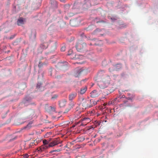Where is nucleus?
Segmentation results:
<instances>
[{"label":"nucleus","mask_w":158,"mask_h":158,"mask_svg":"<svg viewBox=\"0 0 158 158\" xmlns=\"http://www.w3.org/2000/svg\"><path fill=\"white\" fill-rule=\"evenodd\" d=\"M96 137V135L94 136V137Z\"/></svg>","instance_id":"2f4dec72"},{"label":"nucleus","mask_w":158,"mask_h":158,"mask_svg":"<svg viewBox=\"0 0 158 158\" xmlns=\"http://www.w3.org/2000/svg\"><path fill=\"white\" fill-rule=\"evenodd\" d=\"M52 98H53V97H52Z\"/></svg>","instance_id":"7c9ffc66"},{"label":"nucleus","mask_w":158,"mask_h":158,"mask_svg":"<svg viewBox=\"0 0 158 158\" xmlns=\"http://www.w3.org/2000/svg\"><path fill=\"white\" fill-rule=\"evenodd\" d=\"M98 85L101 89L106 88L110 84L111 80L110 77L105 74V71L101 70L98 73Z\"/></svg>","instance_id":"f257e3e1"},{"label":"nucleus","mask_w":158,"mask_h":158,"mask_svg":"<svg viewBox=\"0 0 158 158\" xmlns=\"http://www.w3.org/2000/svg\"><path fill=\"white\" fill-rule=\"evenodd\" d=\"M86 44L84 43H82L80 41L77 43L76 46V47L77 51L79 52H81L82 50L85 47Z\"/></svg>","instance_id":"f03ea898"},{"label":"nucleus","mask_w":158,"mask_h":158,"mask_svg":"<svg viewBox=\"0 0 158 158\" xmlns=\"http://www.w3.org/2000/svg\"><path fill=\"white\" fill-rule=\"evenodd\" d=\"M51 6L53 9H56L57 8L58 4L57 2L55 0H51L50 1Z\"/></svg>","instance_id":"0eeeda50"},{"label":"nucleus","mask_w":158,"mask_h":158,"mask_svg":"<svg viewBox=\"0 0 158 158\" xmlns=\"http://www.w3.org/2000/svg\"><path fill=\"white\" fill-rule=\"evenodd\" d=\"M91 121L90 119L89 118H84L83 119H81L79 122V123H81L80 126H85L88 123H89Z\"/></svg>","instance_id":"7ed1b4c3"},{"label":"nucleus","mask_w":158,"mask_h":158,"mask_svg":"<svg viewBox=\"0 0 158 158\" xmlns=\"http://www.w3.org/2000/svg\"><path fill=\"white\" fill-rule=\"evenodd\" d=\"M32 122H30L27 126L24 127V129L27 128V129H30L31 127V125L32 124Z\"/></svg>","instance_id":"dca6fc26"},{"label":"nucleus","mask_w":158,"mask_h":158,"mask_svg":"<svg viewBox=\"0 0 158 158\" xmlns=\"http://www.w3.org/2000/svg\"><path fill=\"white\" fill-rule=\"evenodd\" d=\"M85 72V70H83L81 69L77 68L75 69L74 75L75 77H78Z\"/></svg>","instance_id":"39448f33"},{"label":"nucleus","mask_w":158,"mask_h":158,"mask_svg":"<svg viewBox=\"0 0 158 158\" xmlns=\"http://www.w3.org/2000/svg\"><path fill=\"white\" fill-rule=\"evenodd\" d=\"M73 53V51L72 50H70L69 51V53L68 54V55H70Z\"/></svg>","instance_id":"4be33fe9"},{"label":"nucleus","mask_w":158,"mask_h":158,"mask_svg":"<svg viewBox=\"0 0 158 158\" xmlns=\"http://www.w3.org/2000/svg\"><path fill=\"white\" fill-rule=\"evenodd\" d=\"M25 22L26 20L25 19L21 17L18 19L17 21V24L18 25L20 26L23 24Z\"/></svg>","instance_id":"1a4fd4ad"},{"label":"nucleus","mask_w":158,"mask_h":158,"mask_svg":"<svg viewBox=\"0 0 158 158\" xmlns=\"http://www.w3.org/2000/svg\"><path fill=\"white\" fill-rule=\"evenodd\" d=\"M75 103L74 102H73L72 101H71L69 103L68 107L70 109H71L73 108V107L75 105Z\"/></svg>","instance_id":"2eb2a0df"},{"label":"nucleus","mask_w":158,"mask_h":158,"mask_svg":"<svg viewBox=\"0 0 158 158\" xmlns=\"http://www.w3.org/2000/svg\"><path fill=\"white\" fill-rule=\"evenodd\" d=\"M65 50V46H63L61 48V50L62 51H64Z\"/></svg>","instance_id":"5701e85b"},{"label":"nucleus","mask_w":158,"mask_h":158,"mask_svg":"<svg viewBox=\"0 0 158 158\" xmlns=\"http://www.w3.org/2000/svg\"><path fill=\"white\" fill-rule=\"evenodd\" d=\"M87 89V87L86 86H85L84 87H82L80 91V93L81 94H84Z\"/></svg>","instance_id":"4468645a"},{"label":"nucleus","mask_w":158,"mask_h":158,"mask_svg":"<svg viewBox=\"0 0 158 158\" xmlns=\"http://www.w3.org/2000/svg\"><path fill=\"white\" fill-rule=\"evenodd\" d=\"M114 68H111H111H110L109 69V70L110 72H111L114 71Z\"/></svg>","instance_id":"a878e982"},{"label":"nucleus","mask_w":158,"mask_h":158,"mask_svg":"<svg viewBox=\"0 0 158 158\" xmlns=\"http://www.w3.org/2000/svg\"><path fill=\"white\" fill-rule=\"evenodd\" d=\"M43 141L44 144L43 145H48V143L49 142L46 139H44Z\"/></svg>","instance_id":"6ab92c4d"},{"label":"nucleus","mask_w":158,"mask_h":158,"mask_svg":"<svg viewBox=\"0 0 158 158\" xmlns=\"http://www.w3.org/2000/svg\"><path fill=\"white\" fill-rule=\"evenodd\" d=\"M90 96L92 98H95L99 96V94L96 90H94L90 93Z\"/></svg>","instance_id":"9d476101"},{"label":"nucleus","mask_w":158,"mask_h":158,"mask_svg":"<svg viewBox=\"0 0 158 158\" xmlns=\"http://www.w3.org/2000/svg\"><path fill=\"white\" fill-rule=\"evenodd\" d=\"M98 29H97L96 30V31H98Z\"/></svg>","instance_id":"c85d7f7f"},{"label":"nucleus","mask_w":158,"mask_h":158,"mask_svg":"<svg viewBox=\"0 0 158 158\" xmlns=\"http://www.w3.org/2000/svg\"><path fill=\"white\" fill-rule=\"evenodd\" d=\"M41 85V83H38L37 85V87L39 88L40 87V86Z\"/></svg>","instance_id":"393cba45"},{"label":"nucleus","mask_w":158,"mask_h":158,"mask_svg":"<svg viewBox=\"0 0 158 158\" xmlns=\"http://www.w3.org/2000/svg\"><path fill=\"white\" fill-rule=\"evenodd\" d=\"M51 110V111H55V108L54 107H52V106H50Z\"/></svg>","instance_id":"b1692460"},{"label":"nucleus","mask_w":158,"mask_h":158,"mask_svg":"<svg viewBox=\"0 0 158 158\" xmlns=\"http://www.w3.org/2000/svg\"><path fill=\"white\" fill-rule=\"evenodd\" d=\"M67 101L65 99H63L59 102V105L60 107H64L66 104Z\"/></svg>","instance_id":"6e6552de"},{"label":"nucleus","mask_w":158,"mask_h":158,"mask_svg":"<svg viewBox=\"0 0 158 158\" xmlns=\"http://www.w3.org/2000/svg\"><path fill=\"white\" fill-rule=\"evenodd\" d=\"M71 110L69 107L67 108L64 112V113H66L68 112Z\"/></svg>","instance_id":"aec40b11"},{"label":"nucleus","mask_w":158,"mask_h":158,"mask_svg":"<svg viewBox=\"0 0 158 158\" xmlns=\"http://www.w3.org/2000/svg\"><path fill=\"white\" fill-rule=\"evenodd\" d=\"M100 140L99 139H96L95 141H94V142H95V141H97V142H99V141H100Z\"/></svg>","instance_id":"cd10ccee"},{"label":"nucleus","mask_w":158,"mask_h":158,"mask_svg":"<svg viewBox=\"0 0 158 158\" xmlns=\"http://www.w3.org/2000/svg\"><path fill=\"white\" fill-rule=\"evenodd\" d=\"M60 151H61V149H57V150H53V152H59Z\"/></svg>","instance_id":"bb28decb"},{"label":"nucleus","mask_w":158,"mask_h":158,"mask_svg":"<svg viewBox=\"0 0 158 158\" xmlns=\"http://www.w3.org/2000/svg\"><path fill=\"white\" fill-rule=\"evenodd\" d=\"M28 155L27 154H25L22 156V158H27L28 157Z\"/></svg>","instance_id":"412c9836"},{"label":"nucleus","mask_w":158,"mask_h":158,"mask_svg":"<svg viewBox=\"0 0 158 158\" xmlns=\"http://www.w3.org/2000/svg\"><path fill=\"white\" fill-rule=\"evenodd\" d=\"M59 142L56 140H54L51 142L48 145L49 148L52 147L55 145L57 144Z\"/></svg>","instance_id":"9b49d317"},{"label":"nucleus","mask_w":158,"mask_h":158,"mask_svg":"<svg viewBox=\"0 0 158 158\" xmlns=\"http://www.w3.org/2000/svg\"><path fill=\"white\" fill-rule=\"evenodd\" d=\"M77 94L76 93H71L69 95V98L70 101H72L77 96Z\"/></svg>","instance_id":"f8f14e48"},{"label":"nucleus","mask_w":158,"mask_h":158,"mask_svg":"<svg viewBox=\"0 0 158 158\" xmlns=\"http://www.w3.org/2000/svg\"><path fill=\"white\" fill-rule=\"evenodd\" d=\"M60 1L61 2H62L63 1V0H60Z\"/></svg>","instance_id":"c756f323"},{"label":"nucleus","mask_w":158,"mask_h":158,"mask_svg":"<svg viewBox=\"0 0 158 158\" xmlns=\"http://www.w3.org/2000/svg\"><path fill=\"white\" fill-rule=\"evenodd\" d=\"M89 101L88 99H83V102L82 103L83 106L86 109L87 108L89 107Z\"/></svg>","instance_id":"423d86ee"},{"label":"nucleus","mask_w":158,"mask_h":158,"mask_svg":"<svg viewBox=\"0 0 158 158\" xmlns=\"http://www.w3.org/2000/svg\"><path fill=\"white\" fill-rule=\"evenodd\" d=\"M33 142H31V143H30L29 144V148H31L33 146L35 145H36L35 142V140H33Z\"/></svg>","instance_id":"f3484780"},{"label":"nucleus","mask_w":158,"mask_h":158,"mask_svg":"<svg viewBox=\"0 0 158 158\" xmlns=\"http://www.w3.org/2000/svg\"><path fill=\"white\" fill-rule=\"evenodd\" d=\"M64 7L66 11L69 9L70 7V6L69 4H66L64 5Z\"/></svg>","instance_id":"a211bd4d"},{"label":"nucleus","mask_w":158,"mask_h":158,"mask_svg":"<svg viewBox=\"0 0 158 158\" xmlns=\"http://www.w3.org/2000/svg\"><path fill=\"white\" fill-rule=\"evenodd\" d=\"M89 107H92L93 106L96 105L97 104V101H95L94 99H91L89 101Z\"/></svg>","instance_id":"ddd939ff"},{"label":"nucleus","mask_w":158,"mask_h":158,"mask_svg":"<svg viewBox=\"0 0 158 158\" xmlns=\"http://www.w3.org/2000/svg\"><path fill=\"white\" fill-rule=\"evenodd\" d=\"M49 148L48 145H42L37 149L36 152H37L38 153H41L42 152L45 151Z\"/></svg>","instance_id":"20e7f679"}]
</instances>
